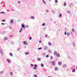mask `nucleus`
Returning <instances> with one entry per match:
<instances>
[{
    "label": "nucleus",
    "instance_id": "1",
    "mask_svg": "<svg viewBox=\"0 0 77 77\" xmlns=\"http://www.w3.org/2000/svg\"><path fill=\"white\" fill-rule=\"evenodd\" d=\"M23 43L24 44V45H27V43L26 42V41H24L23 42Z\"/></svg>",
    "mask_w": 77,
    "mask_h": 77
},
{
    "label": "nucleus",
    "instance_id": "2",
    "mask_svg": "<svg viewBox=\"0 0 77 77\" xmlns=\"http://www.w3.org/2000/svg\"><path fill=\"white\" fill-rule=\"evenodd\" d=\"M52 63L53 66H54V65H55V63L54 62V61H52Z\"/></svg>",
    "mask_w": 77,
    "mask_h": 77
},
{
    "label": "nucleus",
    "instance_id": "3",
    "mask_svg": "<svg viewBox=\"0 0 77 77\" xmlns=\"http://www.w3.org/2000/svg\"><path fill=\"white\" fill-rule=\"evenodd\" d=\"M57 54V51H55L54 52V55H56Z\"/></svg>",
    "mask_w": 77,
    "mask_h": 77
},
{
    "label": "nucleus",
    "instance_id": "4",
    "mask_svg": "<svg viewBox=\"0 0 77 77\" xmlns=\"http://www.w3.org/2000/svg\"><path fill=\"white\" fill-rule=\"evenodd\" d=\"M58 64L59 65H62V63L61 62H59L58 63Z\"/></svg>",
    "mask_w": 77,
    "mask_h": 77
},
{
    "label": "nucleus",
    "instance_id": "5",
    "mask_svg": "<svg viewBox=\"0 0 77 77\" xmlns=\"http://www.w3.org/2000/svg\"><path fill=\"white\" fill-rule=\"evenodd\" d=\"M57 56L58 57H60V54L59 53L57 54Z\"/></svg>",
    "mask_w": 77,
    "mask_h": 77
},
{
    "label": "nucleus",
    "instance_id": "6",
    "mask_svg": "<svg viewBox=\"0 0 77 77\" xmlns=\"http://www.w3.org/2000/svg\"><path fill=\"white\" fill-rule=\"evenodd\" d=\"M21 27L23 29H25V27H24V25L23 24H22L21 26Z\"/></svg>",
    "mask_w": 77,
    "mask_h": 77
},
{
    "label": "nucleus",
    "instance_id": "7",
    "mask_svg": "<svg viewBox=\"0 0 77 77\" xmlns=\"http://www.w3.org/2000/svg\"><path fill=\"white\" fill-rule=\"evenodd\" d=\"M25 54H26V55H27V54H29V52L27 51L25 53Z\"/></svg>",
    "mask_w": 77,
    "mask_h": 77
},
{
    "label": "nucleus",
    "instance_id": "8",
    "mask_svg": "<svg viewBox=\"0 0 77 77\" xmlns=\"http://www.w3.org/2000/svg\"><path fill=\"white\" fill-rule=\"evenodd\" d=\"M30 18H32V19L33 20H34V19H35V17L33 16H31Z\"/></svg>",
    "mask_w": 77,
    "mask_h": 77
},
{
    "label": "nucleus",
    "instance_id": "9",
    "mask_svg": "<svg viewBox=\"0 0 77 77\" xmlns=\"http://www.w3.org/2000/svg\"><path fill=\"white\" fill-rule=\"evenodd\" d=\"M11 23H14V20H13L12 19H11Z\"/></svg>",
    "mask_w": 77,
    "mask_h": 77
},
{
    "label": "nucleus",
    "instance_id": "10",
    "mask_svg": "<svg viewBox=\"0 0 77 77\" xmlns=\"http://www.w3.org/2000/svg\"><path fill=\"white\" fill-rule=\"evenodd\" d=\"M66 66H67L66 65V64H64L63 65V67H64V68H66Z\"/></svg>",
    "mask_w": 77,
    "mask_h": 77
},
{
    "label": "nucleus",
    "instance_id": "11",
    "mask_svg": "<svg viewBox=\"0 0 77 77\" xmlns=\"http://www.w3.org/2000/svg\"><path fill=\"white\" fill-rule=\"evenodd\" d=\"M7 60L8 63L11 62V60Z\"/></svg>",
    "mask_w": 77,
    "mask_h": 77
},
{
    "label": "nucleus",
    "instance_id": "12",
    "mask_svg": "<svg viewBox=\"0 0 77 77\" xmlns=\"http://www.w3.org/2000/svg\"><path fill=\"white\" fill-rule=\"evenodd\" d=\"M64 6H66V2H64Z\"/></svg>",
    "mask_w": 77,
    "mask_h": 77
},
{
    "label": "nucleus",
    "instance_id": "13",
    "mask_svg": "<svg viewBox=\"0 0 77 77\" xmlns=\"http://www.w3.org/2000/svg\"><path fill=\"white\" fill-rule=\"evenodd\" d=\"M48 45H52L51 43L50 42H49L48 43Z\"/></svg>",
    "mask_w": 77,
    "mask_h": 77
},
{
    "label": "nucleus",
    "instance_id": "14",
    "mask_svg": "<svg viewBox=\"0 0 77 77\" xmlns=\"http://www.w3.org/2000/svg\"><path fill=\"white\" fill-rule=\"evenodd\" d=\"M42 25L43 26H45V23H43L42 24Z\"/></svg>",
    "mask_w": 77,
    "mask_h": 77
},
{
    "label": "nucleus",
    "instance_id": "15",
    "mask_svg": "<svg viewBox=\"0 0 77 77\" xmlns=\"http://www.w3.org/2000/svg\"><path fill=\"white\" fill-rule=\"evenodd\" d=\"M55 71H57V70H58V68H57V67H56L55 68Z\"/></svg>",
    "mask_w": 77,
    "mask_h": 77
},
{
    "label": "nucleus",
    "instance_id": "16",
    "mask_svg": "<svg viewBox=\"0 0 77 77\" xmlns=\"http://www.w3.org/2000/svg\"><path fill=\"white\" fill-rule=\"evenodd\" d=\"M42 2L43 3H44V4H45V5H46V3H45V1H44V0H43L42 1Z\"/></svg>",
    "mask_w": 77,
    "mask_h": 77
},
{
    "label": "nucleus",
    "instance_id": "17",
    "mask_svg": "<svg viewBox=\"0 0 77 77\" xmlns=\"http://www.w3.org/2000/svg\"><path fill=\"white\" fill-rule=\"evenodd\" d=\"M4 40V41H6V40H8V38H6V37H5Z\"/></svg>",
    "mask_w": 77,
    "mask_h": 77
},
{
    "label": "nucleus",
    "instance_id": "18",
    "mask_svg": "<svg viewBox=\"0 0 77 77\" xmlns=\"http://www.w3.org/2000/svg\"><path fill=\"white\" fill-rule=\"evenodd\" d=\"M10 55L11 56H13V54L11 53H10Z\"/></svg>",
    "mask_w": 77,
    "mask_h": 77
},
{
    "label": "nucleus",
    "instance_id": "19",
    "mask_svg": "<svg viewBox=\"0 0 77 77\" xmlns=\"http://www.w3.org/2000/svg\"><path fill=\"white\" fill-rule=\"evenodd\" d=\"M59 17L60 18V17H62V14H59Z\"/></svg>",
    "mask_w": 77,
    "mask_h": 77
},
{
    "label": "nucleus",
    "instance_id": "20",
    "mask_svg": "<svg viewBox=\"0 0 77 77\" xmlns=\"http://www.w3.org/2000/svg\"><path fill=\"white\" fill-rule=\"evenodd\" d=\"M75 69H74L72 70V72H75Z\"/></svg>",
    "mask_w": 77,
    "mask_h": 77
},
{
    "label": "nucleus",
    "instance_id": "21",
    "mask_svg": "<svg viewBox=\"0 0 77 77\" xmlns=\"http://www.w3.org/2000/svg\"><path fill=\"white\" fill-rule=\"evenodd\" d=\"M10 75H13V73H12V72H10Z\"/></svg>",
    "mask_w": 77,
    "mask_h": 77
},
{
    "label": "nucleus",
    "instance_id": "22",
    "mask_svg": "<svg viewBox=\"0 0 77 77\" xmlns=\"http://www.w3.org/2000/svg\"><path fill=\"white\" fill-rule=\"evenodd\" d=\"M33 68L34 69H37V68L35 67H34Z\"/></svg>",
    "mask_w": 77,
    "mask_h": 77
},
{
    "label": "nucleus",
    "instance_id": "23",
    "mask_svg": "<svg viewBox=\"0 0 77 77\" xmlns=\"http://www.w3.org/2000/svg\"><path fill=\"white\" fill-rule=\"evenodd\" d=\"M41 66H42V67H43V66H44V64H42Z\"/></svg>",
    "mask_w": 77,
    "mask_h": 77
},
{
    "label": "nucleus",
    "instance_id": "24",
    "mask_svg": "<svg viewBox=\"0 0 77 77\" xmlns=\"http://www.w3.org/2000/svg\"><path fill=\"white\" fill-rule=\"evenodd\" d=\"M38 60V61H41V59L40 58H38L37 59Z\"/></svg>",
    "mask_w": 77,
    "mask_h": 77
},
{
    "label": "nucleus",
    "instance_id": "25",
    "mask_svg": "<svg viewBox=\"0 0 77 77\" xmlns=\"http://www.w3.org/2000/svg\"><path fill=\"white\" fill-rule=\"evenodd\" d=\"M67 36H69V33L68 32L67 34Z\"/></svg>",
    "mask_w": 77,
    "mask_h": 77
},
{
    "label": "nucleus",
    "instance_id": "26",
    "mask_svg": "<svg viewBox=\"0 0 77 77\" xmlns=\"http://www.w3.org/2000/svg\"><path fill=\"white\" fill-rule=\"evenodd\" d=\"M41 49H42V47L39 48H38V50H41Z\"/></svg>",
    "mask_w": 77,
    "mask_h": 77
},
{
    "label": "nucleus",
    "instance_id": "27",
    "mask_svg": "<svg viewBox=\"0 0 77 77\" xmlns=\"http://www.w3.org/2000/svg\"><path fill=\"white\" fill-rule=\"evenodd\" d=\"M49 57V55H47L46 56V57Z\"/></svg>",
    "mask_w": 77,
    "mask_h": 77
},
{
    "label": "nucleus",
    "instance_id": "28",
    "mask_svg": "<svg viewBox=\"0 0 77 77\" xmlns=\"http://www.w3.org/2000/svg\"><path fill=\"white\" fill-rule=\"evenodd\" d=\"M57 0H55V3H57Z\"/></svg>",
    "mask_w": 77,
    "mask_h": 77
},
{
    "label": "nucleus",
    "instance_id": "29",
    "mask_svg": "<svg viewBox=\"0 0 77 77\" xmlns=\"http://www.w3.org/2000/svg\"><path fill=\"white\" fill-rule=\"evenodd\" d=\"M26 28H28V27H29V25H26Z\"/></svg>",
    "mask_w": 77,
    "mask_h": 77
},
{
    "label": "nucleus",
    "instance_id": "30",
    "mask_svg": "<svg viewBox=\"0 0 77 77\" xmlns=\"http://www.w3.org/2000/svg\"><path fill=\"white\" fill-rule=\"evenodd\" d=\"M34 76L35 77H38V76H37V75H34Z\"/></svg>",
    "mask_w": 77,
    "mask_h": 77
},
{
    "label": "nucleus",
    "instance_id": "31",
    "mask_svg": "<svg viewBox=\"0 0 77 77\" xmlns=\"http://www.w3.org/2000/svg\"><path fill=\"white\" fill-rule=\"evenodd\" d=\"M2 22H5V20H2Z\"/></svg>",
    "mask_w": 77,
    "mask_h": 77
},
{
    "label": "nucleus",
    "instance_id": "32",
    "mask_svg": "<svg viewBox=\"0 0 77 77\" xmlns=\"http://www.w3.org/2000/svg\"><path fill=\"white\" fill-rule=\"evenodd\" d=\"M29 39L30 40H32V37H30L29 38Z\"/></svg>",
    "mask_w": 77,
    "mask_h": 77
},
{
    "label": "nucleus",
    "instance_id": "33",
    "mask_svg": "<svg viewBox=\"0 0 77 77\" xmlns=\"http://www.w3.org/2000/svg\"><path fill=\"white\" fill-rule=\"evenodd\" d=\"M51 59H53V57L51 56Z\"/></svg>",
    "mask_w": 77,
    "mask_h": 77
},
{
    "label": "nucleus",
    "instance_id": "34",
    "mask_svg": "<svg viewBox=\"0 0 77 77\" xmlns=\"http://www.w3.org/2000/svg\"><path fill=\"white\" fill-rule=\"evenodd\" d=\"M64 34L65 35H66V32H65Z\"/></svg>",
    "mask_w": 77,
    "mask_h": 77
},
{
    "label": "nucleus",
    "instance_id": "35",
    "mask_svg": "<svg viewBox=\"0 0 77 77\" xmlns=\"http://www.w3.org/2000/svg\"><path fill=\"white\" fill-rule=\"evenodd\" d=\"M18 2L19 4H20L21 3V2H20V1H18Z\"/></svg>",
    "mask_w": 77,
    "mask_h": 77
},
{
    "label": "nucleus",
    "instance_id": "36",
    "mask_svg": "<svg viewBox=\"0 0 77 77\" xmlns=\"http://www.w3.org/2000/svg\"><path fill=\"white\" fill-rule=\"evenodd\" d=\"M31 66H33V64H31Z\"/></svg>",
    "mask_w": 77,
    "mask_h": 77
},
{
    "label": "nucleus",
    "instance_id": "37",
    "mask_svg": "<svg viewBox=\"0 0 77 77\" xmlns=\"http://www.w3.org/2000/svg\"><path fill=\"white\" fill-rule=\"evenodd\" d=\"M34 66H35L36 67L37 66V65H36V64H35Z\"/></svg>",
    "mask_w": 77,
    "mask_h": 77
},
{
    "label": "nucleus",
    "instance_id": "38",
    "mask_svg": "<svg viewBox=\"0 0 77 77\" xmlns=\"http://www.w3.org/2000/svg\"><path fill=\"white\" fill-rule=\"evenodd\" d=\"M72 32H74V29H72Z\"/></svg>",
    "mask_w": 77,
    "mask_h": 77
},
{
    "label": "nucleus",
    "instance_id": "39",
    "mask_svg": "<svg viewBox=\"0 0 77 77\" xmlns=\"http://www.w3.org/2000/svg\"><path fill=\"white\" fill-rule=\"evenodd\" d=\"M1 14H5V13H4V12H1Z\"/></svg>",
    "mask_w": 77,
    "mask_h": 77
},
{
    "label": "nucleus",
    "instance_id": "40",
    "mask_svg": "<svg viewBox=\"0 0 77 77\" xmlns=\"http://www.w3.org/2000/svg\"><path fill=\"white\" fill-rule=\"evenodd\" d=\"M1 53L2 54H3V52H2L1 51Z\"/></svg>",
    "mask_w": 77,
    "mask_h": 77
},
{
    "label": "nucleus",
    "instance_id": "41",
    "mask_svg": "<svg viewBox=\"0 0 77 77\" xmlns=\"http://www.w3.org/2000/svg\"><path fill=\"white\" fill-rule=\"evenodd\" d=\"M39 42L40 43H41V41H39Z\"/></svg>",
    "mask_w": 77,
    "mask_h": 77
},
{
    "label": "nucleus",
    "instance_id": "42",
    "mask_svg": "<svg viewBox=\"0 0 77 77\" xmlns=\"http://www.w3.org/2000/svg\"><path fill=\"white\" fill-rule=\"evenodd\" d=\"M46 11H47V12H48V10H46Z\"/></svg>",
    "mask_w": 77,
    "mask_h": 77
},
{
    "label": "nucleus",
    "instance_id": "43",
    "mask_svg": "<svg viewBox=\"0 0 77 77\" xmlns=\"http://www.w3.org/2000/svg\"><path fill=\"white\" fill-rule=\"evenodd\" d=\"M2 25H4V24L3 23H2Z\"/></svg>",
    "mask_w": 77,
    "mask_h": 77
},
{
    "label": "nucleus",
    "instance_id": "44",
    "mask_svg": "<svg viewBox=\"0 0 77 77\" xmlns=\"http://www.w3.org/2000/svg\"><path fill=\"white\" fill-rule=\"evenodd\" d=\"M23 30V28H21V30Z\"/></svg>",
    "mask_w": 77,
    "mask_h": 77
},
{
    "label": "nucleus",
    "instance_id": "45",
    "mask_svg": "<svg viewBox=\"0 0 77 77\" xmlns=\"http://www.w3.org/2000/svg\"><path fill=\"white\" fill-rule=\"evenodd\" d=\"M21 30H20V31H19L20 32H21Z\"/></svg>",
    "mask_w": 77,
    "mask_h": 77
},
{
    "label": "nucleus",
    "instance_id": "46",
    "mask_svg": "<svg viewBox=\"0 0 77 77\" xmlns=\"http://www.w3.org/2000/svg\"><path fill=\"white\" fill-rule=\"evenodd\" d=\"M12 36H13L12 35H11V36H10V37H12Z\"/></svg>",
    "mask_w": 77,
    "mask_h": 77
},
{
    "label": "nucleus",
    "instance_id": "47",
    "mask_svg": "<svg viewBox=\"0 0 77 77\" xmlns=\"http://www.w3.org/2000/svg\"><path fill=\"white\" fill-rule=\"evenodd\" d=\"M45 37H47V35H46Z\"/></svg>",
    "mask_w": 77,
    "mask_h": 77
},
{
    "label": "nucleus",
    "instance_id": "48",
    "mask_svg": "<svg viewBox=\"0 0 77 77\" xmlns=\"http://www.w3.org/2000/svg\"><path fill=\"white\" fill-rule=\"evenodd\" d=\"M18 51H19V50H20V49H18Z\"/></svg>",
    "mask_w": 77,
    "mask_h": 77
},
{
    "label": "nucleus",
    "instance_id": "49",
    "mask_svg": "<svg viewBox=\"0 0 77 77\" xmlns=\"http://www.w3.org/2000/svg\"><path fill=\"white\" fill-rule=\"evenodd\" d=\"M76 69H77V66H76Z\"/></svg>",
    "mask_w": 77,
    "mask_h": 77
},
{
    "label": "nucleus",
    "instance_id": "50",
    "mask_svg": "<svg viewBox=\"0 0 77 77\" xmlns=\"http://www.w3.org/2000/svg\"><path fill=\"white\" fill-rule=\"evenodd\" d=\"M49 77H50V76H49Z\"/></svg>",
    "mask_w": 77,
    "mask_h": 77
},
{
    "label": "nucleus",
    "instance_id": "51",
    "mask_svg": "<svg viewBox=\"0 0 77 77\" xmlns=\"http://www.w3.org/2000/svg\"><path fill=\"white\" fill-rule=\"evenodd\" d=\"M68 12L69 13V11H68Z\"/></svg>",
    "mask_w": 77,
    "mask_h": 77
}]
</instances>
